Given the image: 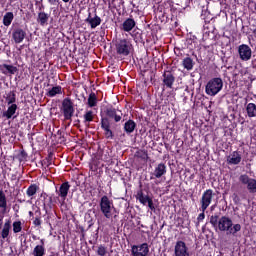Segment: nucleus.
Here are the masks:
<instances>
[{
    "mask_svg": "<svg viewBox=\"0 0 256 256\" xmlns=\"http://www.w3.org/2000/svg\"><path fill=\"white\" fill-rule=\"evenodd\" d=\"M61 93H62L61 86H56V87H53L52 89H50L47 92V96L48 97H55V95H61Z\"/></svg>",
    "mask_w": 256,
    "mask_h": 256,
    "instance_id": "nucleus-30",
    "label": "nucleus"
},
{
    "mask_svg": "<svg viewBox=\"0 0 256 256\" xmlns=\"http://www.w3.org/2000/svg\"><path fill=\"white\" fill-rule=\"evenodd\" d=\"M233 201L235 202V203H237V201H239V197L237 196V194H233Z\"/></svg>",
    "mask_w": 256,
    "mask_h": 256,
    "instance_id": "nucleus-44",
    "label": "nucleus"
},
{
    "mask_svg": "<svg viewBox=\"0 0 256 256\" xmlns=\"http://www.w3.org/2000/svg\"><path fill=\"white\" fill-rule=\"evenodd\" d=\"M141 157L142 159H147V153L143 152Z\"/></svg>",
    "mask_w": 256,
    "mask_h": 256,
    "instance_id": "nucleus-45",
    "label": "nucleus"
},
{
    "mask_svg": "<svg viewBox=\"0 0 256 256\" xmlns=\"http://www.w3.org/2000/svg\"><path fill=\"white\" fill-rule=\"evenodd\" d=\"M62 112L64 115V119L66 121H71L75 108L73 107V102L69 98H65L62 102Z\"/></svg>",
    "mask_w": 256,
    "mask_h": 256,
    "instance_id": "nucleus-5",
    "label": "nucleus"
},
{
    "mask_svg": "<svg viewBox=\"0 0 256 256\" xmlns=\"http://www.w3.org/2000/svg\"><path fill=\"white\" fill-rule=\"evenodd\" d=\"M137 127V124L133 120H128L124 123V131L127 133V135H131L133 131H135V128Z\"/></svg>",
    "mask_w": 256,
    "mask_h": 256,
    "instance_id": "nucleus-23",
    "label": "nucleus"
},
{
    "mask_svg": "<svg viewBox=\"0 0 256 256\" xmlns=\"http://www.w3.org/2000/svg\"><path fill=\"white\" fill-rule=\"evenodd\" d=\"M223 89V79L212 78L205 87V93L210 97H215Z\"/></svg>",
    "mask_w": 256,
    "mask_h": 256,
    "instance_id": "nucleus-2",
    "label": "nucleus"
},
{
    "mask_svg": "<svg viewBox=\"0 0 256 256\" xmlns=\"http://www.w3.org/2000/svg\"><path fill=\"white\" fill-rule=\"evenodd\" d=\"M48 22H49V14L45 12L38 13L37 23H39L41 27H45V25H47Z\"/></svg>",
    "mask_w": 256,
    "mask_h": 256,
    "instance_id": "nucleus-26",
    "label": "nucleus"
},
{
    "mask_svg": "<svg viewBox=\"0 0 256 256\" xmlns=\"http://www.w3.org/2000/svg\"><path fill=\"white\" fill-rule=\"evenodd\" d=\"M148 207L149 209H151V211H155V205L153 204V200L150 198V200H148Z\"/></svg>",
    "mask_w": 256,
    "mask_h": 256,
    "instance_id": "nucleus-40",
    "label": "nucleus"
},
{
    "mask_svg": "<svg viewBox=\"0 0 256 256\" xmlns=\"http://www.w3.org/2000/svg\"><path fill=\"white\" fill-rule=\"evenodd\" d=\"M15 113H17V104H10L8 109L3 112L2 117H5L6 119H12Z\"/></svg>",
    "mask_w": 256,
    "mask_h": 256,
    "instance_id": "nucleus-22",
    "label": "nucleus"
},
{
    "mask_svg": "<svg viewBox=\"0 0 256 256\" xmlns=\"http://www.w3.org/2000/svg\"><path fill=\"white\" fill-rule=\"evenodd\" d=\"M132 256H149V244L143 243L131 247Z\"/></svg>",
    "mask_w": 256,
    "mask_h": 256,
    "instance_id": "nucleus-8",
    "label": "nucleus"
},
{
    "mask_svg": "<svg viewBox=\"0 0 256 256\" xmlns=\"http://www.w3.org/2000/svg\"><path fill=\"white\" fill-rule=\"evenodd\" d=\"M238 57L240 61H251L253 57V50L247 44H241L238 46Z\"/></svg>",
    "mask_w": 256,
    "mask_h": 256,
    "instance_id": "nucleus-7",
    "label": "nucleus"
},
{
    "mask_svg": "<svg viewBox=\"0 0 256 256\" xmlns=\"http://www.w3.org/2000/svg\"><path fill=\"white\" fill-rule=\"evenodd\" d=\"M166 173H167V166L164 163H160L155 167L152 175L156 177V179H161V177H163V175H165Z\"/></svg>",
    "mask_w": 256,
    "mask_h": 256,
    "instance_id": "nucleus-17",
    "label": "nucleus"
},
{
    "mask_svg": "<svg viewBox=\"0 0 256 256\" xmlns=\"http://www.w3.org/2000/svg\"><path fill=\"white\" fill-rule=\"evenodd\" d=\"M205 219V212L202 211L197 217L198 223H201Z\"/></svg>",
    "mask_w": 256,
    "mask_h": 256,
    "instance_id": "nucleus-39",
    "label": "nucleus"
},
{
    "mask_svg": "<svg viewBox=\"0 0 256 256\" xmlns=\"http://www.w3.org/2000/svg\"><path fill=\"white\" fill-rule=\"evenodd\" d=\"M37 189H39V187H37L36 184H32L28 187L26 194L28 195V197H33V195L37 193Z\"/></svg>",
    "mask_w": 256,
    "mask_h": 256,
    "instance_id": "nucleus-33",
    "label": "nucleus"
},
{
    "mask_svg": "<svg viewBox=\"0 0 256 256\" xmlns=\"http://www.w3.org/2000/svg\"><path fill=\"white\" fill-rule=\"evenodd\" d=\"M106 115L110 119H114L115 123H119L121 119H123V112L121 110H117L113 107H109L106 109Z\"/></svg>",
    "mask_w": 256,
    "mask_h": 256,
    "instance_id": "nucleus-12",
    "label": "nucleus"
},
{
    "mask_svg": "<svg viewBox=\"0 0 256 256\" xmlns=\"http://www.w3.org/2000/svg\"><path fill=\"white\" fill-rule=\"evenodd\" d=\"M131 49H133V45L131 41L127 39H120L116 42V53H118V55L127 57V55L131 53Z\"/></svg>",
    "mask_w": 256,
    "mask_h": 256,
    "instance_id": "nucleus-4",
    "label": "nucleus"
},
{
    "mask_svg": "<svg viewBox=\"0 0 256 256\" xmlns=\"http://www.w3.org/2000/svg\"><path fill=\"white\" fill-rule=\"evenodd\" d=\"M251 67H252L253 69H256V58L252 59V61H251Z\"/></svg>",
    "mask_w": 256,
    "mask_h": 256,
    "instance_id": "nucleus-43",
    "label": "nucleus"
},
{
    "mask_svg": "<svg viewBox=\"0 0 256 256\" xmlns=\"http://www.w3.org/2000/svg\"><path fill=\"white\" fill-rule=\"evenodd\" d=\"M33 224L36 225V227H39L41 225V218H35Z\"/></svg>",
    "mask_w": 256,
    "mask_h": 256,
    "instance_id": "nucleus-41",
    "label": "nucleus"
},
{
    "mask_svg": "<svg viewBox=\"0 0 256 256\" xmlns=\"http://www.w3.org/2000/svg\"><path fill=\"white\" fill-rule=\"evenodd\" d=\"M241 153L233 151L229 156H227L228 165H239L241 163Z\"/></svg>",
    "mask_w": 256,
    "mask_h": 256,
    "instance_id": "nucleus-16",
    "label": "nucleus"
},
{
    "mask_svg": "<svg viewBox=\"0 0 256 256\" xmlns=\"http://www.w3.org/2000/svg\"><path fill=\"white\" fill-rule=\"evenodd\" d=\"M14 19H15V15L13 14V12H6L2 20L4 27H9L11 23H13Z\"/></svg>",
    "mask_w": 256,
    "mask_h": 256,
    "instance_id": "nucleus-25",
    "label": "nucleus"
},
{
    "mask_svg": "<svg viewBox=\"0 0 256 256\" xmlns=\"http://www.w3.org/2000/svg\"><path fill=\"white\" fill-rule=\"evenodd\" d=\"M15 101H17V98L15 96V93L10 92L7 94L6 102L8 105H15Z\"/></svg>",
    "mask_w": 256,
    "mask_h": 256,
    "instance_id": "nucleus-32",
    "label": "nucleus"
},
{
    "mask_svg": "<svg viewBox=\"0 0 256 256\" xmlns=\"http://www.w3.org/2000/svg\"><path fill=\"white\" fill-rule=\"evenodd\" d=\"M102 125V129H104V131H107L109 128V121L107 119H102L101 122Z\"/></svg>",
    "mask_w": 256,
    "mask_h": 256,
    "instance_id": "nucleus-37",
    "label": "nucleus"
},
{
    "mask_svg": "<svg viewBox=\"0 0 256 256\" xmlns=\"http://www.w3.org/2000/svg\"><path fill=\"white\" fill-rule=\"evenodd\" d=\"M135 20L133 18L126 19L122 24V30L126 31V33H129V31H133L135 28Z\"/></svg>",
    "mask_w": 256,
    "mask_h": 256,
    "instance_id": "nucleus-21",
    "label": "nucleus"
},
{
    "mask_svg": "<svg viewBox=\"0 0 256 256\" xmlns=\"http://www.w3.org/2000/svg\"><path fill=\"white\" fill-rule=\"evenodd\" d=\"M240 183L246 185L249 193H256V180L247 176V174H242L239 177Z\"/></svg>",
    "mask_w": 256,
    "mask_h": 256,
    "instance_id": "nucleus-9",
    "label": "nucleus"
},
{
    "mask_svg": "<svg viewBox=\"0 0 256 256\" xmlns=\"http://www.w3.org/2000/svg\"><path fill=\"white\" fill-rule=\"evenodd\" d=\"M14 233H21L23 227H21V221H15L12 224Z\"/></svg>",
    "mask_w": 256,
    "mask_h": 256,
    "instance_id": "nucleus-35",
    "label": "nucleus"
},
{
    "mask_svg": "<svg viewBox=\"0 0 256 256\" xmlns=\"http://www.w3.org/2000/svg\"><path fill=\"white\" fill-rule=\"evenodd\" d=\"M88 106L89 107H97V95L95 93H90L88 97Z\"/></svg>",
    "mask_w": 256,
    "mask_h": 256,
    "instance_id": "nucleus-31",
    "label": "nucleus"
},
{
    "mask_svg": "<svg viewBox=\"0 0 256 256\" xmlns=\"http://www.w3.org/2000/svg\"><path fill=\"white\" fill-rule=\"evenodd\" d=\"M182 65L187 71H192L195 64L193 63V59H191V57H186L183 59Z\"/></svg>",
    "mask_w": 256,
    "mask_h": 256,
    "instance_id": "nucleus-27",
    "label": "nucleus"
},
{
    "mask_svg": "<svg viewBox=\"0 0 256 256\" xmlns=\"http://www.w3.org/2000/svg\"><path fill=\"white\" fill-rule=\"evenodd\" d=\"M174 255L175 256H190L189 254V248L187 247V244L183 241H177L174 246Z\"/></svg>",
    "mask_w": 256,
    "mask_h": 256,
    "instance_id": "nucleus-10",
    "label": "nucleus"
},
{
    "mask_svg": "<svg viewBox=\"0 0 256 256\" xmlns=\"http://www.w3.org/2000/svg\"><path fill=\"white\" fill-rule=\"evenodd\" d=\"M99 205L102 215H104L106 219H111V217H113V211L115 209L113 200L109 199V197L107 196H102Z\"/></svg>",
    "mask_w": 256,
    "mask_h": 256,
    "instance_id": "nucleus-3",
    "label": "nucleus"
},
{
    "mask_svg": "<svg viewBox=\"0 0 256 256\" xmlns=\"http://www.w3.org/2000/svg\"><path fill=\"white\" fill-rule=\"evenodd\" d=\"M48 3L51 5H57L59 3V0H48Z\"/></svg>",
    "mask_w": 256,
    "mask_h": 256,
    "instance_id": "nucleus-42",
    "label": "nucleus"
},
{
    "mask_svg": "<svg viewBox=\"0 0 256 256\" xmlns=\"http://www.w3.org/2000/svg\"><path fill=\"white\" fill-rule=\"evenodd\" d=\"M213 191L211 189L205 190L202 194V197L200 199V211H203V213H205V211H207V208L209 207V205H211V203H213Z\"/></svg>",
    "mask_w": 256,
    "mask_h": 256,
    "instance_id": "nucleus-6",
    "label": "nucleus"
},
{
    "mask_svg": "<svg viewBox=\"0 0 256 256\" xmlns=\"http://www.w3.org/2000/svg\"><path fill=\"white\" fill-rule=\"evenodd\" d=\"M98 255L106 256L107 255V248L105 246H99L97 250Z\"/></svg>",
    "mask_w": 256,
    "mask_h": 256,
    "instance_id": "nucleus-36",
    "label": "nucleus"
},
{
    "mask_svg": "<svg viewBox=\"0 0 256 256\" xmlns=\"http://www.w3.org/2000/svg\"><path fill=\"white\" fill-rule=\"evenodd\" d=\"M8 203H7V195L3 190H0V211L2 215L7 213Z\"/></svg>",
    "mask_w": 256,
    "mask_h": 256,
    "instance_id": "nucleus-20",
    "label": "nucleus"
},
{
    "mask_svg": "<svg viewBox=\"0 0 256 256\" xmlns=\"http://www.w3.org/2000/svg\"><path fill=\"white\" fill-rule=\"evenodd\" d=\"M150 197L147 195H143V193L138 194V200L142 203V205H146L150 201Z\"/></svg>",
    "mask_w": 256,
    "mask_h": 256,
    "instance_id": "nucleus-34",
    "label": "nucleus"
},
{
    "mask_svg": "<svg viewBox=\"0 0 256 256\" xmlns=\"http://www.w3.org/2000/svg\"><path fill=\"white\" fill-rule=\"evenodd\" d=\"M10 231H11V222H10V220L6 221L3 224V218H0V237L2 239H7V237H9Z\"/></svg>",
    "mask_w": 256,
    "mask_h": 256,
    "instance_id": "nucleus-14",
    "label": "nucleus"
},
{
    "mask_svg": "<svg viewBox=\"0 0 256 256\" xmlns=\"http://www.w3.org/2000/svg\"><path fill=\"white\" fill-rule=\"evenodd\" d=\"M84 123H91V121H93V119H95V113L92 110H86L85 114H84Z\"/></svg>",
    "mask_w": 256,
    "mask_h": 256,
    "instance_id": "nucleus-29",
    "label": "nucleus"
},
{
    "mask_svg": "<svg viewBox=\"0 0 256 256\" xmlns=\"http://www.w3.org/2000/svg\"><path fill=\"white\" fill-rule=\"evenodd\" d=\"M105 135L107 139H112L113 138V131L109 128L108 130H105Z\"/></svg>",
    "mask_w": 256,
    "mask_h": 256,
    "instance_id": "nucleus-38",
    "label": "nucleus"
},
{
    "mask_svg": "<svg viewBox=\"0 0 256 256\" xmlns=\"http://www.w3.org/2000/svg\"><path fill=\"white\" fill-rule=\"evenodd\" d=\"M162 77V81L165 87H167L168 89H173V83H175V76L173 75V73H171L170 71L164 72Z\"/></svg>",
    "mask_w": 256,
    "mask_h": 256,
    "instance_id": "nucleus-15",
    "label": "nucleus"
},
{
    "mask_svg": "<svg viewBox=\"0 0 256 256\" xmlns=\"http://www.w3.org/2000/svg\"><path fill=\"white\" fill-rule=\"evenodd\" d=\"M246 113H247L248 117H250V118L256 117V105H255V103L247 104Z\"/></svg>",
    "mask_w": 256,
    "mask_h": 256,
    "instance_id": "nucleus-28",
    "label": "nucleus"
},
{
    "mask_svg": "<svg viewBox=\"0 0 256 256\" xmlns=\"http://www.w3.org/2000/svg\"><path fill=\"white\" fill-rule=\"evenodd\" d=\"M25 37H27V32L23 28H15L12 32V39L17 44L23 43Z\"/></svg>",
    "mask_w": 256,
    "mask_h": 256,
    "instance_id": "nucleus-13",
    "label": "nucleus"
},
{
    "mask_svg": "<svg viewBox=\"0 0 256 256\" xmlns=\"http://www.w3.org/2000/svg\"><path fill=\"white\" fill-rule=\"evenodd\" d=\"M0 71L3 75H15L18 69L13 65L2 64L0 65Z\"/></svg>",
    "mask_w": 256,
    "mask_h": 256,
    "instance_id": "nucleus-18",
    "label": "nucleus"
},
{
    "mask_svg": "<svg viewBox=\"0 0 256 256\" xmlns=\"http://www.w3.org/2000/svg\"><path fill=\"white\" fill-rule=\"evenodd\" d=\"M41 245H37L34 250L32 255L34 256H44L45 255V240L40 241Z\"/></svg>",
    "mask_w": 256,
    "mask_h": 256,
    "instance_id": "nucleus-24",
    "label": "nucleus"
},
{
    "mask_svg": "<svg viewBox=\"0 0 256 256\" xmlns=\"http://www.w3.org/2000/svg\"><path fill=\"white\" fill-rule=\"evenodd\" d=\"M71 189V185H69V182H64L60 185L59 189H56V194L64 203L65 199H67V195H69V190Z\"/></svg>",
    "mask_w": 256,
    "mask_h": 256,
    "instance_id": "nucleus-11",
    "label": "nucleus"
},
{
    "mask_svg": "<svg viewBox=\"0 0 256 256\" xmlns=\"http://www.w3.org/2000/svg\"><path fill=\"white\" fill-rule=\"evenodd\" d=\"M210 223L214 229L233 237H237V234L241 231V224H233V220L229 216L219 218V216L213 215L210 217Z\"/></svg>",
    "mask_w": 256,
    "mask_h": 256,
    "instance_id": "nucleus-1",
    "label": "nucleus"
},
{
    "mask_svg": "<svg viewBox=\"0 0 256 256\" xmlns=\"http://www.w3.org/2000/svg\"><path fill=\"white\" fill-rule=\"evenodd\" d=\"M85 21L91 26V29H96V27H99V25H101V17L97 16V14L92 17L91 13H89Z\"/></svg>",
    "mask_w": 256,
    "mask_h": 256,
    "instance_id": "nucleus-19",
    "label": "nucleus"
},
{
    "mask_svg": "<svg viewBox=\"0 0 256 256\" xmlns=\"http://www.w3.org/2000/svg\"><path fill=\"white\" fill-rule=\"evenodd\" d=\"M63 3H69L71 0H62Z\"/></svg>",
    "mask_w": 256,
    "mask_h": 256,
    "instance_id": "nucleus-46",
    "label": "nucleus"
}]
</instances>
